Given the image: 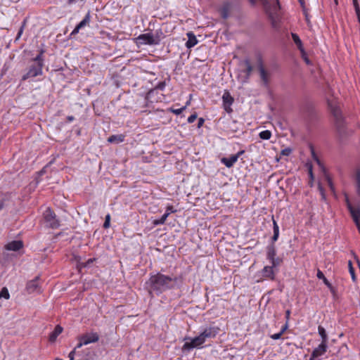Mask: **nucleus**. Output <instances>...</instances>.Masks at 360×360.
Wrapping results in <instances>:
<instances>
[{
    "instance_id": "f257e3e1",
    "label": "nucleus",
    "mask_w": 360,
    "mask_h": 360,
    "mask_svg": "<svg viewBox=\"0 0 360 360\" xmlns=\"http://www.w3.org/2000/svg\"><path fill=\"white\" fill-rule=\"evenodd\" d=\"M184 278L182 274L178 276H168L158 272L150 274L149 280L146 282L151 294L154 292L157 295L162 292L175 288H180L184 283Z\"/></svg>"
},
{
    "instance_id": "f03ea898",
    "label": "nucleus",
    "mask_w": 360,
    "mask_h": 360,
    "mask_svg": "<svg viewBox=\"0 0 360 360\" xmlns=\"http://www.w3.org/2000/svg\"><path fill=\"white\" fill-rule=\"evenodd\" d=\"M43 220L46 226L49 229H56L60 226L59 219L51 207H47L43 212Z\"/></svg>"
},
{
    "instance_id": "7ed1b4c3",
    "label": "nucleus",
    "mask_w": 360,
    "mask_h": 360,
    "mask_svg": "<svg viewBox=\"0 0 360 360\" xmlns=\"http://www.w3.org/2000/svg\"><path fill=\"white\" fill-rule=\"evenodd\" d=\"M42 65L32 62L27 69V72L22 76L21 81H25L30 78L40 76L43 74Z\"/></svg>"
},
{
    "instance_id": "20e7f679",
    "label": "nucleus",
    "mask_w": 360,
    "mask_h": 360,
    "mask_svg": "<svg viewBox=\"0 0 360 360\" xmlns=\"http://www.w3.org/2000/svg\"><path fill=\"white\" fill-rule=\"evenodd\" d=\"M257 69L259 72L263 86L266 88H269L270 84V73L264 68L263 60L261 56H259L257 58Z\"/></svg>"
},
{
    "instance_id": "39448f33",
    "label": "nucleus",
    "mask_w": 360,
    "mask_h": 360,
    "mask_svg": "<svg viewBox=\"0 0 360 360\" xmlns=\"http://www.w3.org/2000/svg\"><path fill=\"white\" fill-rule=\"evenodd\" d=\"M79 342L75 347V349H79L83 345H86L90 343L96 342L99 340V335L97 333H85L78 337Z\"/></svg>"
},
{
    "instance_id": "423d86ee",
    "label": "nucleus",
    "mask_w": 360,
    "mask_h": 360,
    "mask_svg": "<svg viewBox=\"0 0 360 360\" xmlns=\"http://www.w3.org/2000/svg\"><path fill=\"white\" fill-rule=\"evenodd\" d=\"M185 339L186 340H190L191 341L190 342H186L184 344V345L182 347L183 352H188L191 350H192L193 348L197 347H200V345H202L205 342V340L202 338L200 334L198 336L195 337L193 338H186Z\"/></svg>"
},
{
    "instance_id": "0eeeda50",
    "label": "nucleus",
    "mask_w": 360,
    "mask_h": 360,
    "mask_svg": "<svg viewBox=\"0 0 360 360\" xmlns=\"http://www.w3.org/2000/svg\"><path fill=\"white\" fill-rule=\"evenodd\" d=\"M220 328L212 323L208 327H206L200 333L205 341L207 339L214 338L220 332Z\"/></svg>"
},
{
    "instance_id": "6e6552de",
    "label": "nucleus",
    "mask_w": 360,
    "mask_h": 360,
    "mask_svg": "<svg viewBox=\"0 0 360 360\" xmlns=\"http://www.w3.org/2000/svg\"><path fill=\"white\" fill-rule=\"evenodd\" d=\"M136 40L142 44L157 45L160 43V37H154L153 33L149 32L140 34Z\"/></svg>"
},
{
    "instance_id": "1a4fd4ad",
    "label": "nucleus",
    "mask_w": 360,
    "mask_h": 360,
    "mask_svg": "<svg viewBox=\"0 0 360 360\" xmlns=\"http://www.w3.org/2000/svg\"><path fill=\"white\" fill-rule=\"evenodd\" d=\"M304 113L306 119L309 122L312 123L317 120L318 114L316 110L311 103H308L305 105Z\"/></svg>"
},
{
    "instance_id": "9d476101",
    "label": "nucleus",
    "mask_w": 360,
    "mask_h": 360,
    "mask_svg": "<svg viewBox=\"0 0 360 360\" xmlns=\"http://www.w3.org/2000/svg\"><path fill=\"white\" fill-rule=\"evenodd\" d=\"M335 130L340 137L347 135V126L345 117L334 120Z\"/></svg>"
},
{
    "instance_id": "9b49d317",
    "label": "nucleus",
    "mask_w": 360,
    "mask_h": 360,
    "mask_svg": "<svg viewBox=\"0 0 360 360\" xmlns=\"http://www.w3.org/2000/svg\"><path fill=\"white\" fill-rule=\"evenodd\" d=\"M13 193L0 191V212L6 208L12 202Z\"/></svg>"
},
{
    "instance_id": "f8f14e48",
    "label": "nucleus",
    "mask_w": 360,
    "mask_h": 360,
    "mask_svg": "<svg viewBox=\"0 0 360 360\" xmlns=\"http://www.w3.org/2000/svg\"><path fill=\"white\" fill-rule=\"evenodd\" d=\"M222 101H223V108L224 110L227 113H231L233 112V109L231 108V105L234 102V98L231 95L230 92L228 91H225L222 96Z\"/></svg>"
},
{
    "instance_id": "ddd939ff",
    "label": "nucleus",
    "mask_w": 360,
    "mask_h": 360,
    "mask_svg": "<svg viewBox=\"0 0 360 360\" xmlns=\"http://www.w3.org/2000/svg\"><path fill=\"white\" fill-rule=\"evenodd\" d=\"M328 347V345L320 343L319 345L312 351L310 360H320L318 357L323 355L326 352Z\"/></svg>"
},
{
    "instance_id": "4468645a",
    "label": "nucleus",
    "mask_w": 360,
    "mask_h": 360,
    "mask_svg": "<svg viewBox=\"0 0 360 360\" xmlns=\"http://www.w3.org/2000/svg\"><path fill=\"white\" fill-rule=\"evenodd\" d=\"M275 268L271 266H265L260 271V274L263 278L274 281L276 278Z\"/></svg>"
},
{
    "instance_id": "2eb2a0df",
    "label": "nucleus",
    "mask_w": 360,
    "mask_h": 360,
    "mask_svg": "<svg viewBox=\"0 0 360 360\" xmlns=\"http://www.w3.org/2000/svg\"><path fill=\"white\" fill-rule=\"evenodd\" d=\"M39 276H37L27 283L26 291L27 293L31 294L39 290Z\"/></svg>"
},
{
    "instance_id": "dca6fc26",
    "label": "nucleus",
    "mask_w": 360,
    "mask_h": 360,
    "mask_svg": "<svg viewBox=\"0 0 360 360\" xmlns=\"http://www.w3.org/2000/svg\"><path fill=\"white\" fill-rule=\"evenodd\" d=\"M23 245L22 240H13L5 245V249L7 250L18 251L23 248Z\"/></svg>"
},
{
    "instance_id": "f3484780",
    "label": "nucleus",
    "mask_w": 360,
    "mask_h": 360,
    "mask_svg": "<svg viewBox=\"0 0 360 360\" xmlns=\"http://www.w3.org/2000/svg\"><path fill=\"white\" fill-rule=\"evenodd\" d=\"M166 86V82L162 81L158 82L154 88L150 89L146 95L145 99L148 101L154 94L156 90L163 91Z\"/></svg>"
},
{
    "instance_id": "a211bd4d",
    "label": "nucleus",
    "mask_w": 360,
    "mask_h": 360,
    "mask_svg": "<svg viewBox=\"0 0 360 360\" xmlns=\"http://www.w3.org/2000/svg\"><path fill=\"white\" fill-rule=\"evenodd\" d=\"M329 108L334 120L344 117L342 110L338 105L329 104Z\"/></svg>"
},
{
    "instance_id": "6ab92c4d",
    "label": "nucleus",
    "mask_w": 360,
    "mask_h": 360,
    "mask_svg": "<svg viewBox=\"0 0 360 360\" xmlns=\"http://www.w3.org/2000/svg\"><path fill=\"white\" fill-rule=\"evenodd\" d=\"M63 328L60 325H57L54 330L50 333L49 340L50 342H55L58 336L62 333Z\"/></svg>"
},
{
    "instance_id": "aec40b11",
    "label": "nucleus",
    "mask_w": 360,
    "mask_h": 360,
    "mask_svg": "<svg viewBox=\"0 0 360 360\" xmlns=\"http://www.w3.org/2000/svg\"><path fill=\"white\" fill-rule=\"evenodd\" d=\"M271 220H272V222H273V231H274V234H273V236L271 238V242L270 243H275L278 240V237H279V226H278L276 221L275 220L274 215L271 216Z\"/></svg>"
},
{
    "instance_id": "412c9836",
    "label": "nucleus",
    "mask_w": 360,
    "mask_h": 360,
    "mask_svg": "<svg viewBox=\"0 0 360 360\" xmlns=\"http://www.w3.org/2000/svg\"><path fill=\"white\" fill-rule=\"evenodd\" d=\"M266 259L271 260L276 257V248L274 243H270L266 246Z\"/></svg>"
},
{
    "instance_id": "4be33fe9",
    "label": "nucleus",
    "mask_w": 360,
    "mask_h": 360,
    "mask_svg": "<svg viewBox=\"0 0 360 360\" xmlns=\"http://www.w3.org/2000/svg\"><path fill=\"white\" fill-rule=\"evenodd\" d=\"M187 37L188 41L186 42V46L187 49H191L198 44V41L193 32H188Z\"/></svg>"
},
{
    "instance_id": "5701e85b",
    "label": "nucleus",
    "mask_w": 360,
    "mask_h": 360,
    "mask_svg": "<svg viewBox=\"0 0 360 360\" xmlns=\"http://www.w3.org/2000/svg\"><path fill=\"white\" fill-rule=\"evenodd\" d=\"M349 212L355 225L360 224V207H358L357 208L353 207Z\"/></svg>"
},
{
    "instance_id": "b1692460",
    "label": "nucleus",
    "mask_w": 360,
    "mask_h": 360,
    "mask_svg": "<svg viewBox=\"0 0 360 360\" xmlns=\"http://www.w3.org/2000/svg\"><path fill=\"white\" fill-rule=\"evenodd\" d=\"M125 135L124 134H114L108 138V142L110 143L118 144L124 141Z\"/></svg>"
},
{
    "instance_id": "393cba45",
    "label": "nucleus",
    "mask_w": 360,
    "mask_h": 360,
    "mask_svg": "<svg viewBox=\"0 0 360 360\" xmlns=\"http://www.w3.org/2000/svg\"><path fill=\"white\" fill-rule=\"evenodd\" d=\"M236 156L234 155H231L229 158H223L221 160V162L228 168H231L233 166V165L237 162Z\"/></svg>"
},
{
    "instance_id": "a878e982",
    "label": "nucleus",
    "mask_w": 360,
    "mask_h": 360,
    "mask_svg": "<svg viewBox=\"0 0 360 360\" xmlns=\"http://www.w3.org/2000/svg\"><path fill=\"white\" fill-rule=\"evenodd\" d=\"M309 149L311 151V157L314 161L317 163V165L323 170L325 172V167L322 162H321L320 159L319 158L318 155H316L314 148L312 144H309Z\"/></svg>"
},
{
    "instance_id": "bb28decb",
    "label": "nucleus",
    "mask_w": 360,
    "mask_h": 360,
    "mask_svg": "<svg viewBox=\"0 0 360 360\" xmlns=\"http://www.w3.org/2000/svg\"><path fill=\"white\" fill-rule=\"evenodd\" d=\"M318 333H319V335L321 338V343L324 344V345H328V335H327V333H326V330H325V328L321 326H319Z\"/></svg>"
},
{
    "instance_id": "cd10ccee",
    "label": "nucleus",
    "mask_w": 360,
    "mask_h": 360,
    "mask_svg": "<svg viewBox=\"0 0 360 360\" xmlns=\"http://www.w3.org/2000/svg\"><path fill=\"white\" fill-rule=\"evenodd\" d=\"M243 63L246 66V68L243 72L245 73V79H248L252 74L253 68L250 64V60L248 58L245 59Z\"/></svg>"
},
{
    "instance_id": "c85d7f7f",
    "label": "nucleus",
    "mask_w": 360,
    "mask_h": 360,
    "mask_svg": "<svg viewBox=\"0 0 360 360\" xmlns=\"http://www.w3.org/2000/svg\"><path fill=\"white\" fill-rule=\"evenodd\" d=\"M44 52H45V51L44 49H41L39 51V53L36 56V57L32 58L31 61L34 63L41 64L42 65V67H44V58L43 55H44Z\"/></svg>"
},
{
    "instance_id": "c756f323",
    "label": "nucleus",
    "mask_w": 360,
    "mask_h": 360,
    "mask_svg": "<svg viewBox=\"0 0 360 360\" xmlns=\"http://www.w3.org/2000/svg\"><path fill=\"white\" fill-rule=\"evenodd\" d=\"M230 5L229 3L224 4L220 9L221 16L223 19H227L229 16Z\"/></svg>"
},
{
    "instance_id": "7c9ffc66",
    "label": "nucleus",
    "mask_w": 360,
    "mask_h": 360,
    "mask_svg": "<svg viewBox=\"0 0 360 360\" xmlns=\"http://www.w3.org/2000/svg\"><path fill=\"white\" fill-rule=\"evenodd\" d=\"M356 193L360 197V169H357L355 174Z\"/></svg>"
},
{
    "instance_id": "2f4dec72",
    "label": "nucleus",
    "mask_w": 360,
    "mask_h": 360,
    "mask_svg": "<svg viewBox=\"0 0 360 360\" xmlns=\"http://www.w3.org/2000/svg\"><path fill=\"white\" fill-rule=\"evenodd\" d=\"M91 20V15L90 12L89 11L86 15L84 16V19L77 24V25L81 28H84L85 26L88 25Z\"/></svg>"
},
{
    "instance_id": "473e14b6",
    "label": "nucleus",
    "mask_w": 360,
    "mask_h": 360,
    "mask_svg": "<svg viewBox=\"0 0 360 360\" xmlns=\"http://www.w3.org/2000/svg\"><path fill=\"white\" fill-rule=\"evenodd\" d=\"M291 37H292V39L294 43L295 44V45L297 46L298 49H302V48L304 47L302 41L300 39V38L298 36V34H297L296 33L292 32L291 33Z\"/></svg>"
},
{
    "instance_id": "72a5a7b5",
    "label": "nucleus",
    "mask_w": 360,
    "mask_h": 360,
    "mask_svg": "<svg viewBox=\"0 0 360 360\" xmlns=\"http://www.w3.org/2000/svg\"><path fill=\"white\" fill-rule=\"evenodd\" d=\"M169 215V212H165L160 219H155L153 221L154 226L164 224L168 216Z\"/></svg>"
},
{
    "instance_id": "f704fd0d",
    "label": "nucleus",
    "mask_w": 360,
    "mask_h": 360,
    "mask_svg": "<svg viewBox=\"0 0 360 360\" xmlns=\"http://www.w3.org/2000/svg\"><path fill=\"white\" fill-rule=\"evenodd\" d=\"M269 262H270L271 266L273 267H274L275 269H276L282 264L283 259H282V258H281L279 257H275L273 259H271V260H269Z\"/></svg>"
},
{
    "instance_id": "c9c22d12",
    "label": "nucleus",
    "mask_w": 360,
    "mask_h": 360,
    "mask_svg": "<svg viewBox=\"0 0 360 360\" xmlns=\"http://www.w3.org/2000/svg\"><path fill=\"white\" fill-rule=\"evenodd\" d=\"M26 23H27V19H24V20L22 21V24H21V26L20 27L19 30H18V34H17V36L15 37V41H18L21 35L23 33V31L25 30V27L26 26Z\"/></svg>"
},
{
    "instance_id": "e433bc0d",
    "label": "nucleus",
    "mask_w": 360,
    "mask_h": 360,
    "mask_svg": "<svg viewBox=\"0 0 360 360\" xmlns=\"http://www.w3.org/2000/svg\"><path fill=\"white\" fill-rule=\"evenodd\" d=\"M259 136L261 139L269 140L271 136V132L269 130H264L259 134Z\"/></svg>"
},
{
    "instance_id": "4c0bfd02",
    "label": "nucleus",
    "mask_w": 360,
    "mask_h": 360,
    "mask_svg": "<svg viewBox=\"0 0 360 360\" xmlns=\"http://www.w3.org/2000/svg\"><path fill=\"white\" fill-rule=\"evenodd\" d=\"M186 109V105L183 106L181 108L175 109L173 107H170L167 109V111L171 112L176 115L181 114Z\"/></svg>"
},
{
    "instance_id": "58836bf2",
    "label": "nucleus",
    "mask_w": 360,
    "mask_h": 360,
    "mask_svg": "<svg viewBox=\"0 0 360 360\" xmlns=\"http://www.w3.org/2000/svg\"><path fill=\"white\" fill-rule=\"evenodd\" d=\"M316 276H317L318 278L323 280L324 284L326 286H329L330 284H331L328 281V280L326 278V276H324L323 273L321 270H318Z\"/></svg>"
},
{
    "instance_id": "ea45409f",
    "label": "nucleus",
    "mask_w": 360,
    "mask_h": 360,
    "mask_svg": "<svg viewBox=\"0 0 360 360\" xmlns=\"http://www.w3.org/2000/svg\"><path fill=\"white\" fill-rule=\"evenodd\" d=\"M9 297H10V294L8 292L7 288H6V287L2 288L0 291V299L5 298L6 300H8V299H9Z\"/></svg>"
},
{
    "instance_id": "a19ab883",
    "label": "nucleus",
    "mask_w": 360,
    "mask_h": 360,
    "mask_svg": "<svg viewBox=\"0 0 360 360\" xmlns=\"http://www.w3.org/2000/svg\"><path fill=\"white\" fill-rule=\"evenodd\" d=\"M348 267H349V271L351 274L352 278L354 281H356V275H355V271L352 265V261L348 262Z\"/></svg>"
},
{
    "instance_id": "79ce46f5",
    "label": "nucleus",
    "mask_w": 360,
    "mask_h": 360,
    "mask_svg": "<svg viewBox=\"0 0 360 360\" xmlns=\"http://www.w3.org/2000/svg\"><path fill=\"white\" fill-rule=\"evenodd\" d=\"M48 167V165H46L45 167H44L40 171H39L37 174V176L36 177V181H37V184H38L41 180H40V176H41L42 175H44L46 172V168Z\"/></svg>"
},
{
    "instance_id": "37998d69",
    "label": "nucleus",
    "mask_w": 360,
    "mask_h": 360,
    "mask_svg": "<svg viewBox=\"0 0 360 360\" xmlns=\"http://www.w3.org/2000/svg\"><path fill=\"white\" fill-rule=\"evenodd\" d=\"M110 226V214H108L105 217V221L103 223V227L104 229H108Z\"/></svg>"
},
{
    "instance_id": "c03bdc74",
    "label": "nucleus",
    "mask_w": 360,
    "mask_h": 360,
    "mask_svg": "<svg viewBox=\"0 0 360 360\" xmlns=\"http://www.w3.org/2000/svg\"><path fill=\"white\" fill-rule=\"evenodd\" d=\"M292 152V149L291 148H285L284 149H283L281 151V155H283V156H289Z\"/></svg>"
},
{
    "instance_id": "a18cd8bd",
    "label": "nucleus",
    "mask_w": 360,
    "mask_h": 360,
    "mask_svg": "<svg viewBox=\"0 0 360 360\" xmlns=\"http://www.w3.org/2000/svg\"><path fill=\"white\" fill-rule=\"evenodd\" d=\"M96 260V258H90L84 263H82V267H88Z\"/></svg>"
},
{
    "instance_id": "49530a36",
    "label": "nucleus",
    "mask_w": 360,
    "mask_h": 360,
    "mask_svg": "<svg viewBox=\"0 0 360 360\" xmlns=\"http://www.w3.org/2000/svg\"><path fill=\"white\" fill-rule=\"evenodd\" d=\"M197 117L198 114L197 112H195L193 114H192L191 116L188 117L187 121L188 123H193L197 119Z\"/></svg>"
},
{
    "instance_id": "de8ad7c7",
    "label": "nucleus",
    "mask_w": 360,
    "mask_h": 360,
    "mask_svg": "<svg viewBox=\"0 0 360 360\" xmlns=\"http://www.w3.org/2000/svg\"><path fill=\"white\" fill-rule=\"evenodd\" d=\"M345 202H346V205H347V207L348 209V210L349 211L350 210H352L354 207L352 206V203L350 202V200L349 199V197L347 194L345 195Z\"/></svg>"
},
{
    "instance_id": "09e8293b",
    "label": "nucleus",
    "mask_w": 360,
    "mask_h": 360,
    "mask_svg": "<svg viewBox=\"0 0 360 360\" xmlns=\"http://www.w3.org/2000/svg\"><path fill=\"white\" fill-rule=\"evenodd\" d=\"M302 11H303V14L304 15L307 23L309 25L310 24V20H309V13H308V11H307V9L306 8V7L302 8Z\"/></svg>"
},
{
    "instance_id": "8fccbe9b",
    "label": "nucleus",
    "mask_w": 360,
    "mask_h": 360,
    "mask_svg": "<svg viewBox=\"0 0 360 360\" xmlns=\"http://www.w3.org/2000/svg\"><path fill=\"white\" fill-rule=\"evenodd\" d=\"M75 260L77 261V269H79V271L81 270V269H82V263L80 260H81V257H75Z\"/></svg>"
},
{
    "instance_id": "3c124183",
    "label": "nucleus",
    "mask_w": 360,
    "mask_h": 360,
    "mask_svg": "<svg viewBox=\"0 0 360 360\" xmlns=\"http://www.w3.org/2000/svg\"><path fill=\"white\" fill-rule=\"evenodd\" d=\"M308 174H309V184L310 185V186H313V181H314V175L313 171L309 172Z\"/></svg>"
},
{
    "instance_id": "603ef678",
    "label": "nucleus",
    "mask_w": 360,
    "mask_h": 360,
    "mask_svg": "<svg viewBox=\"0 0 360 360\" xmlns=\"http://www.w3.org/2000/svg\"><path fill=\"white\" fill-rule=\"evenodd\" d=\"M80 30H81V28L77 25L75 26V27L74 28V30L70 33V37H72V36H75L77 34H78Z\"/></svg>"
},
{
    "instance_id": "864d4df0",
    "label": "nucleus",
    "mask_w": 360,
    "mask_h": 360,
    "mask_svg": "<svg viewBox=\"0 0 360 360\" xmlns=\"http://www.w3.org/2000/svg\"><path fill=\"white\" fill-rule=\"evenodd\" d=\"M80 30H81V28L77 25L75 26V27L74 28V30L70 33V37H72V36H75L77 34H78Z\"/></svg>"
},
{
    "instance_id": "5fc2aeb1",
    "label": "nucleus",
    "mask_w": 360,
    "mask_h": 360,
    "mask_svg": "<svg viewBox=\"0 0 360 360\" xmlns=\"http://www.w3.org/2000/svg\"><path fill=\"white\" fill-rule=\"evenodd\" d=\"M282 335L283 334L281 332H279L278 333H275L274 335H270V338L273 340H278L281 338Z\"/></svg>"
},
{
    "instance_id": "6e6d98bb",
    "label": "nucleus",
    "mask_w": 360,
    "mask_h": 360,
    "mask_svg": "<svg viewBox=\"0 0 360 360\" xmlns=\"http://www.w3.org/2000/svg\"><path fill=\"white\" fill-rule=\"evenodd\" d=\"M273 8L275 12H277L278 11H279L281 9V5H280L278 0H276V4L273 6Z\"/></svg>"
},
{
    "instance_id": "4d7b16f0",
    "label": "nucleus",
    "mask_w": 360,
    "mask_h": 360,
    "mask_svg": "<svg viewBox=\"0 0 360 360\" xmlns=\"http://www.w3.org/2000/svg\"><path fill=\"white\" fill-rule=\"evenodd\" d=\"M326 179H327V181H328V186H329L330 188L332 191H334V186H333L332 179L328 176H326Z\"/></svg>"
},
{
    "instance_id": "13d9d810",
    "label": "nucleus",
    "mask_w": 360,
    "mask_h": 360,
    "mask_svg": "<svg viewBox=\"0 0 360 360\" xmlns=\"http://www.w3.org/2000/svg\"><path fill=\"white\" fill-rule=\"evenodd\" d=\"M204 123H205L204 118H202V117L198 118L197 127L200 128L204 124Z\"/></svg>"
},
{
    "instance_id": "bf43d9fd",
    "label": "nucleus",
    "mask_w": 360,
    "mask_h": 360,
    "mask_svg": "<svg viewBox=\"0 0 360 360\" xmlns=\"http://www.w3.org/2000/svg\"><path fill=\"white\" fill-rule=\"evenodd\" d=\"M305 167H307V169L308 170V172H310V171H313V165H312V163L311 162H307L305 164Z\"/></svg>"
},
{
    "instance_id": "052dcab7",
    "label": "nucleus",
    "mask_w": 360,
    "mask_h": 360,
    "mask_svg": "<svg viewBox=\"0 0 360 360\" xmlns=\"http://www.w3.org/2000/svg\"><path fill=\"white\" fill-rule=\"evenodd\" d=\"M352 3L355 11L360 10L358 0H352Z\"/></svg>"
},
{
    "instance_id": "680f3d73",
    "label": "nucleus",
    "mask_w": 360,
    "mask_h": 360,
    "mask_svg": "<svg viewBox=\"0 0 360 360\" xmlns=\"http://www.w3.org/2000/svg\"><path fill=\"white\" fill-rule=\"evenodd\" d=\"M288 323L285 322V323L282 326L280 332L282 334H283L285 332V330L288 329Z\"/></svg>"
},
{
    "instance_id": "e2e57ef3",
    "label": "nucleus",
    "mask_w": 360,
    "mask_h": 360,
    "mask_svg": "<svg viewBox=\"0 0 360 360\" xmlns=\"http://www.w3.org/2000/svg\"><path fill=\"white\" fill-rule=\"evenodd\" d=\"M77 349H75V347L74 349L70 352V354L68 355V356L70 358V360H74V356H75V351Z\"/></svg>"
},
{
    "instance_id": "0e129e2a",
    "label": "nucleus",
    "mask_w": 360,
    "mask_h": 360,
    "mask_svg": "<svg viewBox=\"0 0 360 360\" xmlns=\"http://www.w3.org/2000/svg\"><path fill=\"white\" fill-rule=\"evenodd\" d=\"M176 210H174V207L172 205H169L167 207L166 212H175Z\"/></svg>"
},
{
    "instance_id": "69168bd1",
    "label": "nucleus",
    "mask_w": 360,
    "mask_h": 360,
    "mask_svg": "<svg viewBox=\"0 0 360 360\" xmlns=\"http://www.w3.org/2000/svg\"><path fill=\"white\" fill-rule=\"evenodd\" d=\"M327 287L329 288V290H330V292H331L333 295H335V294H336V289H335V288L332 285V284H330V285H329V286H327Z\"/></svg>"
},
{
    "instance_id": "338daca9",
    "label": "nucleus",
    "mask_w": 360,
    "mask_h": 360,
    "mask_svg": "<svg viewBox=\"0 0 360 360\" xmlns=\"http://www.w3.org/2000/svg\"><path fill=\"white\" fill-rule=\"evenodd\" d=\"M319 190H320L322 198L323 200H325L326 199V195H325L324 189L322 188V186L321 185H319Z\"/></svg>"
},
{
    "instance_id": "774afa93",
    "label": "nucleus",
    "mask_w": 360,
    "mask_h": 360,
    "mask_svg": "<svg viewBox=\"0 0 360 360\" xmlns=\"http://www.w3.org/2000/svg\"><path fill=\"white\" fill-rule=\"evenodd\" d=\"M319 190H320L322 198L323 200H325L326 199V195H325L324 189L322 188V186L321 185H319Z\"/></svg>"
}]
</instances>
